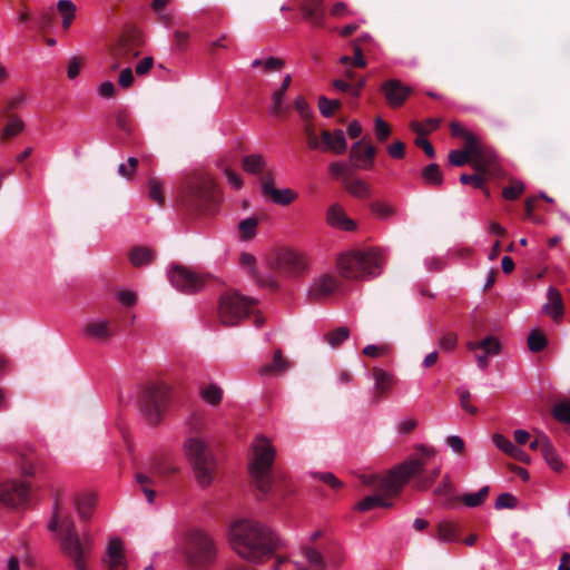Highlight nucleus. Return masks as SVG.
<instances>
[{"instance_id": "1", "label": "nucleus", "mask_w": 570, "mask_h": 570, "mask_svg": "<svg viewBox=\"0 0 570 570\" xmlns=\"http://www.w3.org/2000/svg\"><path fill=\"white\" fill-rule=\"evenodd\" d=\"M232 550L243 560L262 564L275 558L272 570H283L285 558L276 552L282 547V539L268 525L250 520L234 521L227 532Z\"/></svg>"}, {"instance_id": "2", "label": "nucleus", "mask_w": 570, "mask_h": 570, "mask_svg": "<svg viewBox=\"0 0 570 570\" xmlns=\"http://www.w3.org/2000/svg\"><path fill=\"white\" fill-rule=\"evenodd\" d=\"M423 465L424 461L422 460H410L391 470L384 476L377 474H362L360 476L362 483L373 488L377 493L364 498L357 503L356 509L361 512H365L377 507H392L390 499L396 497L411 476L422 471Z\"/></svg>"}, {"instance_id": "3", "label": "nucleus", "mask_w": 570, "mask_h": 570, "mask_svg": "<svg viewBox=\"0 0 570 570\" xmlns=\"http://www.w3.org/2000/svg\"><path fill=\"white\" fill-rule=\"evenodd\" d=\"M48 530L57 533L60 550L71 561L73 569L88 570L87 558L91 553L92 542L86 533L82 539L79 537L70 517H60L58 502L53 505Z\"/></svg>"}, {"instance_id": "4", "label": "nucleus", "mask_w": 570, "mask_h": 570, "mask_svg": "<svg viewBox=\"0 0 570 570\" xmlns=\"http://www.w3.org/2000/svg\"><path fill=\"white\" fill-rule=\"evenodd\" d=\"M274 460L275 449L272 442L265 436H256L249 448L247 470L259 499L266 498L274 488Z\"/></svg>"}, {"instance_id": "5", "label": "nucleus", "mask_w": 570, "mask_h": 570, "mask_svg": "<svg viewBox=\"0 0 570 570\" xmlns=\"http://www.w3.org/2000/svg\"><path fill=\"white\" fill-rule=\"evenodd\" d=\"M184 453L193 469L195 480L202 488L212 484L216 474V460L208 444L198 436L188 438L184 442Z\"/></svg>"}, {"instance_id": "6", "label": "nucleus", "mask_w": 570, "mask_h": 570, "mask_svg": "<svg viewBox=\"0 0 570 570\" xmlns=\"http://www.w3.org/2000/svg\"><path fill=\"white\" fill-rule=\"evenodd\" d=\"M383 256L374 249L354 250L342 255L337 267L342 277L346 279H362L366 276H376L381 273Z\"/></svg>"}, {"instance_id": "7", "label": "nucleus", "mask_w": 570, "mask_h": 570, "mask_svg": "<svg viewBox=\"0 0 570 570\" xmlns=\"http://www.w3.org/2000/svg\"><path fill=\"white\" fill-rule=\"evenodd\" d=\"M216 185L207 174H193L186 177L181 193L186 206L195 210H205L216 202Z\"/></svg>"}, {"instance_id": "8", "label": "nucleus", "mask_w": 570, "mask_h": 570, "mask_svg": "<svg viewBox=\"0 0 570 570\" xmlns=\"http://www.w3.org/2000/svg\"><path fill=\"white\" fill-rule=\"evenodd\" d=\"M256 305L257 299L254 297L242 295L236 289H228L218 301L219 322L225 326H236L254 313Z\"/></svg>"}, {"instance_id": "9", "label": "nucleus", "mask_w": 570, "mask_h": 570, "mask_svg": "<svg viewBox=\"0 0 570 570\" xmlns=\"http://www.w3.org/2000/svg\"><path fill=\"white\" fill-rule=\"evenodd\" d=\"M266 161L261 154H250L242 159V168L250 175L263 174L259 186L261 194L266 202L285 205V189L276 188L275 175L272 170L265 171Z\"/></svg>"}, {"instance_id": "10", "label": "nucleus", "mask_w": 570, "mask_h": 570, "mask_svg": "<svg viewBox=\"0 0 570 570\" xmlns=\"http://www.w3.org/2000/svg\"><path fill=\"white\" fill-rule=\"evenodd\" d=\"M144 45L141 35L138 31H129L122 35L116 43L109 48V70L117 71L122 65L129 63L140 55Z\"/></svg>"}, {"instance_id": "11", "label": "nucleus", "mask_w": 570, "mask_h": 570, "mask_svg": "<svg viewBox=\"0 0 570 570\" xmlns=\"http://www.w3.org/2000/svg\"><path fill=\"white\" fill-rule=\"evenodd\" d=\"M186 558L193 568H204L212 563L216 558V546L213 539L202 532L194 531L189 533L186 546Z\"/></svg>"}, {"instance_id": "12", "label": "nucleus", "mask_w": 570, "mask_h": 570, "mask_svg": "<svg viewBox=\"0 0 570 570\" xmlns=\"http://www.w3.org/2000/svg\"><path fill=\"white\" fill-rule=\"evenodd\" d=\"M169 386L164 382L153 383L146 387L140 401V410L150 423H156L166 406Z\"/></svg>"}, {"instance_id": "13", "label": "nucleus", "mask_w": 570, "mask_h": 570, "mask_svg": "<svg viewBox=\"0 0 570 570\" xmlns=\"http://www.w3.org/2000/svg\"><path fill=\"white\" fill-rule=\"evenodd\" d=\"M168 278L176 289L186 294L199 292L206 283L203 274L183 265H173L168 271Z\"/></svg>"}, {"instance_id": "14", "label": "nucleus", "mask_w": 570, "mask_h": 570, "mask_svg": "<svg viewBox=\"0 0 570 570\" xmlns=\"http://www.w3.org/2000/svg\"><path fill=\"white\" fill-rule=\"evenodd\" d=\"M324 532L322 530L314 531L309 537L308 543H303L299 547L301 554L304 557L306 562L309 564L307 567L306 564L293 561V566L295 570H325L326 569V562L324 560L323 554L312 544L316 542L318 539L323 537Z\"/></svg>"}, {"instance_id": "15", "label": "nucleus", "mask_w": 570, "mask_h": 570, "mask_svg": "<svg viewBox=\"0 0 570 570\" xmlns=\"http://www.w3.org/2000/svg\"><path fill=\"white\" fill-rule=\"evenodd\" d=\"M29 499V487L22 482L8 481L0 484V502L9 507H20Z\"/></svg>"}, {"instance_id": "16", "label": "nucleus", "mask_w": 570, "mask_h": 570, "mask_svg": "<svg viewBox=\"0 0 570 570\" xmlns=\"http://www.w3.org/2000/svg\"><path fill=\"white\" fill-rule=\"evenodd\" d=\"M275 279V284L271 286H263L274 291L278 288L281 279L285 273V252L282 248L271 250L264 258V266L261 271Z\"/></svg>"}, {"instance_id": "17", "label": "nucleus", "mask_w": 570, "mask_h": 570, "mask_svg": "<svg viewBox=\"0 0 570 570\" xmlns=\"http://www.w3.org/2000/svg\"><path fill=\"white\" fill-rule=\"evenodd\" d=\"M309 257L305 252L287 247V281H299L308 274Z\"/></svg>"}, {"instance_id": "18", "label": "nucleus", "mask_w": 570, "mask_h": 570, "mask_svg": "<svg viewBox=\"0 0 570 570\" xmlns=\"http://www.w3.org/2000/svg\"><path fill=\"white\" fill-rule=\"evenodd\" d=\"M381 91L390 107L399 108L410 97L412 88L403 85L397 79H389L382 83Z\"/></svg>"}, {"instance_id": "19", "label": "nucleus", "mask_w": 570, "mask_h": 570, "mask_svg": "<svg viewBox=\"0 0 570 570\" xmlns=\"http://www.w3.org/2000/svg\"><path fill=\"white\" fill-rule=\"evenodd\" d=\"M372 377L374 380L372 402L377 404L389 395L390 391L396 383V377L387 371L376 366L372 368Z\"/></svg>"}, {"instance_id": "20", "label": "nucleus", "mask_w": 570, "mask_h": 570, "mask_svg": "<svg viewBox=\"0 0 570 570\" xmlns=\"http://www.w3.org/2000/svg\"><path fill=\"white\" fill-rule=\"evenodd\" d=\"M376 148L364 140L356 141L350 153V157L355 161L356 168L371 169L374 166Z\"/></svg>"}, {"instance_id": "21", "label": "nucleus", "mask_w": 570, "mask_h": 570, "mask_svg": "<svg viewBox=\"0 0 570 570\" xmlns=\"http://www.w3.org/2000/svg\"><path fill=\"white\" fill-rule=\"evenodd\" d=\"M102 561L108 566L109 570H127L124 543L120 539H110L107 548V556Z\"/></svg>"}, {"instance_id": "22", "label": "nucleus", "mask_w": 570, "mask_h": 570, "mask_svg": "<svg viewBox=\"0 0 570 570\" xmlns=\"http://www.w3.org/2000/svg\"><path fill=\"white\" fill-rule=\"evenodd\" d=\"M239 265L247 271L249 276L255 281V283L261 286H271L275 284V279L261 272L256 267V257L250 253H242L239 256Z\"/></svg>"}, {"instance_id": "23", "label": "nucleus", "mask_w": 570, "mask_h": 570, "mask_svg": "<svg viewBox=\"0 0 570 570\" xmlns=\"http://www.w3.org/2000/svg\"><path fill=\"white\" fill-rule=\"evenodd\" d=\"M340 288L338 279L330 274L321 276L309 288V296L315 299L330 297Z\"/></svg>"}, {"instance_id": "24", "label": "nucleus", "mask_w": 570, "mask_h": 570, "mask_svg": "<svg viewBox=\"0 0 570 570\" xmlns=\"http://www.w3.org/2000/svg\"><path fill=\"white\" fill-rule=\"evenodd\" d=\"M324 0H299L301 11L306 21L315 27H323L325 20Z\"/></svg>"}, {"instance_id": "25", "label": "nucleus", "mask_w": 570, "mask_h": 570, "mask_svg": "<svg viewBox=\"0 0 570 570\" xmlns=\"http://www.w3.org/2000/svg\"><path fill=\"white\" fill-rule=\"evenodd\" d=\"M542 313L559 322L564 314V304L561 293L556 287H549L547 302L542 306Z\"/></svg>"}, {"instance_id": "26", "label": "nucleus", "mask_w": 570, "mask_h": 570, "mask_svg": "<svg viewBox=\"0 0 570 570\" xmlns=\"http://www.w3.org/2000/svg\"><path fill=\"white\" fill-rule=\"evenodd\" d=\"M326 220L332 227L343 230H354L356 228L355 222L346 216L338 204H334L327 209Z\"/></svg>"}, {"instance_id": "27", "label": "nucleus", "mask_w": 570, "mask_h": 570, "mask_svg": "<svg viewBox=\"0 0 570 570\" xmlns=\"http://www.w3.org/2000/svg\"><path fill=\"white\" fill-rule=\"evenodd\" d=\"M322 142L324 150H331L335 154H343L347 148L344 132L341 129H336L334 132L323 130Z\"/></svg>"}, {"instance_id": "28", "label": "nucleus", "mask_w": 570, "mask_h": 570, "mask_svg": "<svg viewBox=\"0 0 570 570\" xmlns=\"http://www.w3.org/2000/svg\"><path fill=\"white\" fill-rule=\"evenodd\" d=\"M466 348L470 352H476L478 350H481V352L490 354V355H499L502 350V345L495 336L489 335L478 342L476 341L466 342Z\"/></svg>"}, {"instance_id": "29", "label": "nucleus", "mask_w": 570, "mask_h": 570, "mask_svg": "<svg viewBox=\"0 0 570 570\" xmlns=\"http://www.w3.org/2000/svg\"><path fill=\"white\" fill-rule=\"evenodd\" d=\"M285 370V358L283 356V351L277 348L274 351L273 360L271 363L262 365L258 368V374L261 376L273 377L281 375Z\"/></svg>"}, {"instance_id": "30", "label": "nucleus", "mask_w": 570, "mask_h": 570, "mask_svg": "<svg viewBox=\"0 0 570 570\" xmlns=\"http://www.w3.org/2000/svg\"><path fill=\"white\" fill-rule=\"evenodd\" d=\"M435 538L442 542H456L460 539V528L458 523L451 521H441L436 525Z\"/></svg>"}, {"instance_id": "31", "label": "nucleus", "mask_w": 570, "mask_h": 570, "mask_svg": "<svg viewBox=\"0 0 570 570\" xmlns=\"http://www.w3.org/2000/svg\"><path fill=\"white\" fill-rule=\"evenodd\" d=\"M489 491H490L489 487L485 485V487L481 488L476 493H468V494H463L462 497H459V498L450 497L446 500V505L451 507L455 502L462 501L465 505H468L470 508L480 507L481 504H483V502L488 498Z\"/></svg>"}, {"instance_id": "32", "label": "nucleus", "mask_w": 570, "mask_h": 570, "mask_svg": "<svg viewBox=\"0 0 570 570\" xmlns=\"http://www.w3.org/2000/svg\"><path fill=\"white\" fill-rule=\"evenodd\" d=\"M343 186L348 194L357 198H367L371 194L370 186L364 180L352 175L343 178Z\"/></svg>"}, {"instance_id": "33", "label": "nucleus", "mask_w": 570, "mask_h": 570, "mask_svg": "<svg viewBox=\"0 0 570 570\" xmlns=\"http://www.w3.org/2000/svg\"><path fill=\"white\" fill-rule=\"evenodd\" d=\"M155 252L145 246H135L129 253V262L135 267L150 264L154 261Z\"/></svg>"}, {"instance_id": "34", "label": "nucleus", "mask_w": 570, "mask_h": 570, "mask_svg": "<svg viewBox=\"0 0 570 570\" xmlns=\"http://www.w3.org/2000/svg\"><path fill=\"white\" fill-rule=\"evenodd\" d=\"M56 8L61 17L62 28L68 30L76 18V4L71 0H59Z\"/></svg>"}, {"instance_id": "35", "label": "nucleus", "mask_w": 570, "mask_h": 570, "mask_svg": "<svg viewBox=\"0 0 570 570\" xmlns=\"http://www.w3.org/2000/svg\"><path fill=\"white\" fill-rule=\"evenodd\" d=\"M470 164L478 171V174L487 177H492L495 175V169L492 167V158L483 153L473 155Z\"/></svg>"}, {"instance_id": "36", "label": "nucleus", "mask_w": 570, "mask_h": 570, "mask_svg": "<svg viewBox=\"0 0 570 570\" xmlns=\"http://www.w3.org/2000/svg\"><path fill=\"white\" fill-rule=\"evenodd\" d=\"M85 334L88 337L95 338V340H108L111 335L110 328H109V322L107 321H96L88 323L85 326Z\"/></svg>"}, {"instance_id": "37", "label": "nucleus", "mask_w": 570, "mask_h": 570, "mask_svg": "<svg viewBox=\"0 0 570 570\" xmlns=\"http://www.w3.org/2000/svg\"><path fill=\"white\" fill-rule=\"evenodd\" d=\"M23 129H24L23 120L16 115H10L8 117L7 125L4 126V128L1 131V139L2 140L11 139V138L18 136L19 134H21L23 131Z\"/></svg>"}, {"instance_id": "38", "label": "nucleus", "mask_w": 570, "mask_h": 570, "mask_svg": "<svg viewBox=\"0 0 570 570\" xmlns=\"http://www.w3.org/2000/svg\"><path fill=\"white\" fill-rule=\"evenodd\" d=\"M541 455L543 456L547 464L556 472H560L563 469V463L554 449V446L549 443H544L542 448Z\"/></svg>"}, {"instance_id": "39", "label": "nucleus", "mask_w": 570, "mask_h": 570, "mask_svg": "<svg viewBox=\"0 0 570 570\" xmlns=\"http://www.w3.org/2000/svg\"><path fill=\"white\" fill-rule=\"evenodd\" d=\"M365 83V78H360L356 82H350L346 81L345 79H335L333 81V87L336 90L348 92L353 97H358Z\"/></svg>"}, {"instance_id": "40", "label": "nucleus", "mask_w": 570, "mask_h": 570, "mask_svg": "<svg viewBox=\"0 0 570 570\" xmlns=\"http://www.w3.org/2000/svg\"><path fill=\"white\" fill-rule=\"evenodd\" d=\"M350 336V330L346 326L336 327L324 334L323 338L330 346L336 348Z\"/></svg>"}, {"instance_id": "41", "label": "nucleus", "mask_w": 570, "mask_h": 570, "mask_svg": "<svg viewBox=\"0 0 570 570\" xmlns=\"http://www.w3.org/2000/svg\"><path fill=\"white\" fill-rule=\"evenodd\" d=\"M199 394L204 402L213 406L218 405L223 399V390L217 384H209Z\"/></svg>"}, {"instance_id": "42", "label": "nucleus", "mask_w": 570, "mask_h": 570, "mask_svg": "<svg viewBox=\"0 0 570 570\" xmlns=\"http://www.w3.org/2000/svg\"><path fill=\"white\" fill-rule=\"evenodd\" d=\"M96 498L94 494H85L76 501V509L81 519L88 520L95 508Z\"/></svg>"}, {"instance_id": "43", "label": "nucleus", "mask_w": 570, "mask_h": 570, "mask_svg": "<svg viewBox=\"0 0 570 570\" xmlns=\"http://www.w3.org/2000/svg\"><path fill=\"white\" fill-rule=\"evenodd\" d=\"M547 345V336L540 330L534 328L529 333L528 347L532 353L542 352Z\"/></svg>"}, {"instance_id": "44", "label": "nucleus", "mask_w": 570, "mask_h": 570, "mask_svg": "<svg viewBox=\"0 0 570 570\" xmlns=\"http://www.w3.org/2000/svg\"><path fill=\"white\" fill-rule=\"evenodd\" d=\"M285 95V80L281 83L279 88L272 95V104L268 114L272 117H281L283 115V101Z\"/></svg>"}, {"instance_id": "45", "label": "nucleus", "mask_w": 570, "mask_h": 570, "mask_svg": "<svg viewBox=\"0 0 570 570\" xmlns=\"http://www.w3.org/2000/svg\"><path fill=\"white\" fill-rule=\"evenodd\" d=\"M422 177L426 184L441 186L443 184V175L438 164H430L422 170Z\"/></svg>"}, {"instance_id": "46", "label": "nucleus", "mask_w": 570, "mask_h": 570, "mask_svg": "<svg viewBox=\"0 0 570 570\" xmlns=\"http://www.w3.org/2000/svg\"><path fill=\"white\" fill-rule=\"evenodd\" d=\"M258 220L255 217H248L239 222L238 230L242 240H249L255 237Z\"/></svg>"}, {"instance_id": "47", "label": "nucleus", "mask_w": 570, "mask_h": 570, "mask_svg": "<svg viewBox=\"0 0 570 570\" xmlns=\"http://www.w3.org/2000/svg\"><path fill=\"white\" fill-rule=\"evenodd\" d=\"M135 480L140 485V489L146 495L148 503L153 504L156 498V492L151 488L154 484L153 480L142 472H137L135 474Z\"/></svg>"}, {"instance_id": "48", "label": "nucleus", "mask_w": 570, "mask_h": 570, "mask_svg": "<svg viewBox=\"0 0 570 570\" xmlns=\"http://www.w3.org/2000/svg\"><path fill=\"white\" fill-rule=\"evenodd\" d=\"M139 160L136 157H129L126 163H121L118 166V174L126 180H134Z\"/></svg>"}, {"instance_id": "49", "label": "nucleus", "mask_w": 570, "mask_h": 570, "mask_svg": "<svg viewBox=\"0 0 570 570\" xmlns=\"http://www.w3.org/2000/svg\"><path fill=\"white\" fill-rule=\"evenodd\" d=\"M148 196L156 204L164 205L163 183L158 178H150L148 180Z\"/></svg>"}, {"instance_id": "50", "label": "nucleus", "mask_w": 570, "mask_h": 570, "mask_svg": "<svg viewBox=\"0 0 570 570\" xmlns=\"http://www.w3.org/2000/svg\"><path fill=\"white\" fill-rule=\"evenodd\" d=\"M341 101L336 99H328L325 96L318 98V109L324 117H331L336 110L341 108Z\"/></svg>"}, {"instance_id": "51", "label": "nucleus", "mask_w": 570, "mask_h": 570, "mask_svg": "<svg viewBox=\"0 0 570 570\" xmlns=\"http://www.w3.org/2000/svg\"><path fill=\"white\" fill-rule=\"evenodd\" d=\"M524 191L523 183L511 179L510 185L503 188L502 196L507 200H515Z\"/></svg>"}, {"instance_id": "52", "label": "nucleus", "mask_w": 570, "mask_h": 570, "mask_svg": "<svg viewBox=\"0 0 570 570\" xmlns=\"http://www.w3.org/2000/svg\"><path fill=\"white\" fill-rule=\"evenodd\" d=\"M460 181L463 185H473L475 188L483 189L484 193L489 196V190L484 188L485 177L481 174H462L460 176Z\"/></svg>"}, {"instance_id": "53", "label": "nucleus", "mask_w": 570, "mask_h": 570, "mask_svg": "<svg viewBox=\"0 0 570 570\" xmlns=\"http://www.w3.org/2000/svg\"><path fill=\"white\" fill-rule=\"evenodd\" d=\"M313 476L327 484L333 490H340L344 485V483L331 472H315Z\"/></svg>"}, {"instance_id": "54", "label": "nucleus", "mask_w": 570, "mask_h": 570, "mask_svg": "<svg viewBox=\"0 0 570 570\" xmlns=\"http://www.w3.org/2000/svg\"><path fill=\"white\" fill-rule=\"evenodd\" d=\"M340 62L343 65H353L357 68H364L366 67V60L363 57L362 49L358 46H354V58H351L348 56H343L340 59Z\"/></svg>"}, {"instance_id": "55", "label": "nucleus", "mask_w": 570, "mask_h": 570, "mask_svg": "<svg viewBox=\"0 0 570 570\" xmlns=\"http://www.w3.org/2000/svg\"><path fill=\"white\" fill-rule=\"evenodd\" d=\"M371 210L373 214H375L379 218H382V219L391 218L395 213V210L392 206L381 203V202L372 203Z\"/></svg>"}, {"instance_id": "56", "label": "nucleus", "mask_w": 570, "mask_h": 570, "mask_svg": "<svg viewBox=\"0 0 570 570\" xmlns=\"http://www.w3.org/2000/svg\"><path fill=\"white\" fill-rule=\"evenodd\" d=\"M553 415L558 421L570 424V402L558 403L553 409Z\"/></svg>"}, {"instance_id": "57", "label": "nucleus", "mask_w": 570, "mask_h": 570, "mask_svg": "<svg viewBox=\"0 0 570 570\" xmlns=\"http://www.w3.org/2000/svg\"><path fill=\"white\" fill-rule=\"evenodd\" d=\"M85 65V59L79 56H72L68 62L67 76L69 79H75L79 76L81 67Z\"/></svg>"}, {"instance_id": "58", "label": "nucleus", "mask_w": 570, "mask_h": 570, "mask_svg": "<svg viewBox=\"0 0 570 570\" xmlns=\"http://www.w3.org/2000/svg\"><path fill=\"white\" fill-rule=\"evenodd\" d=\"M471 158L472 157H470L469 153L463 150H451L449 153V161L456 167H462L465 164H470Z\"/></svg>"}, {"instance_id": "59", "label": "nucleus", "mask_w": 570, "mask_h": 570, "mask_svg": "<svg viewBox=\"0 0 570 570\" xmlns=\"http://www.w3.org/2000/svg\"><path fill=\"white\" fill-rule=\"evenodd\" d=\"M518 504V499L510 493H502L495 500V509H513Z\"/></svg>"}, {"instance_id": "60", "label": "nucleus", "mask_w": 570, "mask_h": 570, "mask_svg": "<svg viewBox=\"0 0 570 570\" xmlns=\"http://www.w3.org/2000/svg\"><path fill=\"white\" fill-rule=\"evenodd\" d=\"M391 134V127L382 118L375 119V135L379 141L384 142Z\"/></svg>"}, {"instance_id": "61", "label": "nucleus", "mask_w": 570, "mask_h": 570, "mask_svg": "<svg viewBox=\"0 0 570 570\" xmlns=\"http://www.w3.org/2000/svg\"><path fill=\"white\" fill-rule=\"evenodd\" d=\"M220 168H222L228 184L234 189H240L243 187V179L237 173H235L228 166H220Z\"/></svg>"}, {"instance_id": "62", "label": "nucleus", "mask_w": 570, "mask_h": 570, "mask_svg": "<svg viewBox=\"0 0 570 570\" xmlns=\"http://www.w3.org/2000/svg\"><path fill=\"white\" fill-rule=\"evenodd\" d=\"M391 352L389 345H367L363 348V354L370 357L387 355Z\"/></svg>"}, {"instance_id": "63", "label": "nucleus", "mask_w": 570, "mask_h": 570, "mask_svg": "<svg viewBox=\"0 0 570 570\" xmlns=\"http://www.w3.org/2000/svg\"><path fill=\"white\" fill-rule=\"evenodd\" d=\"M456 343L458 335L453 332L444 334L439 341L440 347L446 352L453 351L456 347Z\"/></svg>"}, {"instance_id": "64", "label": "nucleus", "mask_w": 570, "mask_h": 570, "mask_svg": "<svg viewBox=\"0 0 570 570\" xmlns=\"http://www.w3.org/2000/svg\"><path fill=\"white\" fill-rule=\"evenodd\" d=\"M464 141L465 148L463 151L469 153L470 157L482 151L478 138L472 132H469V135L464 138Z\"/></svg>"}]
</instances>
